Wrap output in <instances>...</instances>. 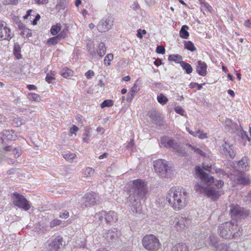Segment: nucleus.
I'll return each mask as SVG.
<instances>
[{
	"label": "nucleus",
	"mask_w": 251,
	"mask_h": 251,
	"mask_svg": "<svg viewBox=\"0 0 251 251\" xmlns=\"http://www.w3.org/2000/svg\"><path fill=\"white\" fill-rule=\"evenodd\" d=\"M131 187L126 204L133 213H140L142 210L140 200L146 199L148 193L147 184L143 180L137 179L132 181Z\"/></svg>",
	"instance_id": "obj_2"
},
{
	"label": "nucleus",
	"mask_w": 251,
	"mask_h": 251,
	"mask_svg": "<svg viewBox=\"0 0 251 251\" xmlns=\"http://www.w3.org/2000/svg\"><path fill=\"white\" fill-rule=\"evenodd\" d=\"M11 29L4 21L0 20V40L9 41L13 37Z\"/></svg>",
	"instance_id": "obj_10"
},
{
	"label": "nucleus",
	"mask_w": 251,
	"mask_h": 251,
	"mask_svg": "<svg viewBox=\"0 0 251 251\" xmlns=\"http://www.w3.org/2000/svg\"><path fill=\"white\" fill-rule=\"evenodd\" d=\"M2 140H15L16 139V136L15 134H12V132L10 130H4L3 132L2 137Z\"/></svg>",
	"instance_id": "obj_21"
},
{
	"label": "nucleus",
	"mask_w": 251,
	"mask_h": 251,
	"mask_svg": "<svg viewBox=\"0 0 251 251\" xmlns=\"http://www.w3.org/2000/svg\"><path fill=\"white\" fill-rule=\"evenodd\" d=\"M230 211L232 216H234L237 218L244 217L248 216L249 214L248 211H245L243 208L238 205L232 206Z\"/></svg>",
	"instance_id": "obj_14"
},
{
	"label": "nucleus",
	"mask_w": 251,
	"mask_h": 251,
	"mask_svg": "<svg viewBox=\"0 0 251 251\" xmlns=\"http://www.w3.org/2000/svg\"><path fill=\"white\" fill-rule=\"evenodd\" d=\"M35 3L39 5H45L47 4L49 0H34Z\"/></svg>",
	"instance_id": "obj_56"
},
{
	"label": "nucleus",
	"mask_w": 251,
	"mask_h": 251,
	"mask_svg": "<svg viewBox=\"0 0 251 251\" xmlns=\"http://www.w3.org/2000/svg\"><path fill=\"white\" fill-rule=\"evenodd\" d=\"M27 88L29 90H35L37 89V87L35 85L31 84L27 85Z\"/></svg>",
	"instance_id": "obj_63"
},
{
	"label": "nucleus",
	"mask_w": 251,
	"mask_h": 251,
	"mask_svg": "<svg viewBox=\"0 0 251 251\" xmlns=\"http://www.w3.org/2000/svg\"><path fill=\"white\" fill-rule=\"evenodd\" d=\"M19 2L18 0H4L3 3L4 5H17Z\"/></svg>",
	"instance_id": "obj_47"
},
{
	"label": "nucleus",
	"mask_w": 251,
	"mask_h": 251,
	"mask_svg": "<svg viewBox=\"0 0 251 251\" xmlns=\"http://www.w3.org/2000/svg\"><path fill=\"white\" fill-rule=\"evenodd\" d=\"M62 27L60 23H57L55 25L51 26L50 29V32L53 35H56L61 30Z\"/></svg>",
	"instance_id": "obj_33"
},
{
	"label": "nucleus",
	"mask_w": 251,
	"mask_h": 251,
	"mask_svg": "<svg viewBox=\"0 0 251 251\" xmlns=\"http://www.w3.org/2000/svg\"><path fill=\"white\" fill-rule=\"evenodd\" d=\"M142 243L144 248L150 251L158 250L161 245L159 239L153 234L145 236L142 240Z\"/></svg>",
	"instance_id": "obj_6"
},
{
	"label": "nucleus",
	"mask_w": 251,
	"mask_h": 251,
	"mask_svg": "<svg viewBox=\"0 0 251 251\" xmlns=\"http://www.w3.org/2000/svg\"><path fill=\"white\" fill-rule=\"evenodd\" d=\"M218 251H234L232 250L229 246H228L226 244H221L220 245H218Z\"/></svg>",
	"instance_id": "obj_38"
},
{
	"label": "nucleus",
	"mask_w": 251,
	"mask_h": 251,
	"mask_svg": "<svg viewBox=\"0 0 251 251\" xmlns=\"http://www.w3.org/2000/svg\"><path fill=\"white\" fill-rule=\"evenodd\" d=\"M107 215L106 212L102 211L97 213L95 215L96 220H99L100 222H105V217Z\"/></svg>",
	"instance_id": "obj_34"
},
{
	"label": "nucleus",
	"mask_w": 251,
	"mask_h": 251,
	"mask_svg": "<svg viewBox=\"0 0 251 251\" xmlns=\"http://www.w3.org/2000/svg\"><path fill=\"white\" fill-rule=\"evenodd\" d=\"M85 75L87 79H90L94 75V72L92 70H89L85 73Z\"/></svg>",
	"instance_id": "obj_57"
},
{
	"label": "nucleus",
	"mask_w": 251,
	"mask_h": 251,
	"mask_svg": "<svg viewBox=\"0 0 251 251\" xmlns=\"http://www.w3.org/2000/svg\"><path fill=\"white\" fill-rule=\"evenodd\" d=\"M61 34L54 36L53 37L50 38L48 39L47 41V44L50 45H54L58 43L61 39Z\"/></svg>",
	"instance_id": "obj_32"
},
{
	"label": "nucleus",
	"mask_w": 251,
	"mask_h": 251,
	"mask_svg": "<svg viewBox=\"0 0 251 251\" xmlns=\"http://www.w3.org/2000/svg\"><path fill=\"white\" fill-rule=\"evenodd\" d=\"M157 100L159 103L164 105L168 101V99L163 94H159L157 95Z\"/></svg>",
	"instance_id": "obj_39"
},
{
	"label": "nucleus",
	"mask_w": 251,
	"mask_h": 251,
	"mask_svg": "<svg viewBox=\"0 0 251 251\" xmlns=\"http://www.w3.org/2000/svg\"><path fill=\"white\" fill-rule=\"evenodd\" d=\"M135 93V91L132 89L127 94L126 96V100L127 101H131L133 99L134 95Z\"/></svg>",
	"instance_id": "obj_49"
},
{
	"label": "nucleus",
	"mask_w": 251,
	"mask_h": 251,
	"mask_svg": "<svg viewBox=\"0 0 251 251\" xmlns=\"http://www.w3.org/2000/svg\"><path fill=\"white\" fill-rule=\"evenodd\" d=\"M63 156L65 160L72 162L76 157V154L69 151H67L63 154Z\"/></svg>",
	"instance_id": "obj_31"
},
{
	"label": "nucleus",
	"mask_w": 251,
	"mask_h": 251,
	"mask_svg": "<svg viewBox=\"0 0 251 251\" xmlns=\"http://www.w3.org/2000/svg\"><path fill=\"white\" fill-rule=\"evenodd\" d=\"M13 122V124L15 125L16 126H20L23 124L22 120L19 118H15Z\"/></svg>",
	"instance_id": "obj_53"
},
{
	"label": "nucleus",
	"mask_w": 251,
	"mask_h": 251,
	"mask_svg": "<svg viewBox=\"0 0 251 251\" xmlns=\"http://www.w3.org/2000/svg\"><path fill=\"white\" fill-rule=\"evenodd\" d=\"M63 239L62 237L58 236L56 237L51 242L48 243L46 245L47 251H58L62 247Z\"/></svg>",
	"instance_id": "obj_11"
},
{
	"label": "nucleus",
	"mask_w": 251,
	"mask_h": 251,
	"mask_svg": "<svg viewBox=\"0 0 251 251\" xmlns=\"http://www.w3.org/2000/svg\"><path fill=\"white\" fill-rule=\"evenodd\" d=\"M59 217L61 219H67L69 216V213L66 210H62L60 212Z\"/></svg>",
	"instance_id": "obj_51"
},
{
	"label": "nucleus",
	"mask_w": 251,
	"mask_h": 251,
	"mask_svg": "<svg viewBox=\"0 0 251 251\" xmlns=\"http://www.w3.org/2000/svg\"><path fill=\"white\" fill-rule=\"evenodd\" d=\"M113 105V101L111 100H104L100 104V107L103 108L105 107H111Z\"/></svg>",
	"instance_id": "obj_45"
},
{
	"label": "nucleus",
	"mask_w": 251,
	"mask_h": 251,
	"mask_svg": "<svg viewBox=\"0 0 251 251\" xmlns=\"http://www.w3.org/2000/svg\"><path fill=\"white\" fill-rule=\"evenodd\" d=\"M168 60L179 63L180 61H182V56L178 54H172L169 56Z\"/></svg>",
	"instance_id": "obj_36"
},
{
	"label": "nucleus",
	"mask_w": 251,
	"mask_h": 251,
	"mask_svg": "<svg viewBox=\"0 0 251 251\" xmlns=\"http://www.w3.org/2000/svg\"><path fill=\"white\" fill-rule=\"evenodd\" d=\"M55 72L54 71H50L47 74L45 78L46 81L49 83H51L55 79Z\"/></svg>",
	"instance_id": "obj_35"
},
{
	"label": "nucleus",
	"mask_w": 251,
	"mask_h": 251,
	"mask_svg": "<svg viewBox=\"0 0 251 251\" xmlns=\"http://www.w3.org/2000/svg\"><path fill=\"white\" fill-rule=\"evenodd\" d=\"M149 115L150 117L155 123L159 126L163 125V118L161 116V114L155 110H151L149 113Z\"/></svg>",
	"instance_id": "obj_16"
},
{
	"label": "nucleus",
	"mask_w": 251,
	"mask_h": 251,
	"mask_svg": "<svg viewBox=\"0 0 251 251\" xmlns=\"http://www.w3.org/2000/svg\"><path fill=\"white\" fill-rule=\"evenodd\" d=\"M79 128L75 125H73L72 127L70 128L69 135L72 136L73 134H75V132L78 130Z\"/></svg>",
	"instance_id": "obj_50"
},
{
	"label": "nucleus",
	"mask_w": 251,
	"mask_h": 251,
	"mask_svg": "<svg viewBox=\"0 0 251 251\" xmlns=\"http://www.w3.org/2000/svg\"><path fill=\"white\" fill-rule=\"evenodd\" d=\"M160 144L161 147L172 148L174 151L179 155L184 156L187 154L182 146L178 145L174 140L167 136L162 137Z\"/></svg>",
	"instance_id": "obj_5"
},
{
	"label": "nucleus",
	"mask_w": 251,
	"mask_h": 251,
	"mask_svg": "<svg viewBox=\"0 0 251 251\" xmlns=\"http://www.w3.org/2000/svg\"><path fill=\"white\" fill-rule=\"evenodd\" d=\"M219 235L225 239L239 237L242 232L241 227H238L236 221L226 222L219 226Z\"/></svg>",
	"instance_id": "obj_4"
},
{
	"label": "nucleus",
	"mask_w": 251,
	"mask_h": 251,
	"mask_svg": "<svg viewBox=\"0 0 251 251\" xmlns=\"http://www.w3.org/2000/svg\"><path fill=\"white\" fill-rule=\"evenodd\" d=\"M189 27L186 25H183L179 31L180 36L183 39H187L189 37V34L187 31Z\"/></svg>",
	"instance_id": "obj_29"
},
{
	"label": "nucleus",
	"mask_w": 251,
	"mask_h": 251,
	"mask_svg": "<svg viewBox=\"0 0 251 251\" xmlns=\"http://www.w3.org/2000/svg\"><path fill=\"white\" fill-rule=\"evenodd\" d=\"M189 147L190 148V149L191 150L193 151H194V152H195L196 153L198 154L201 155V156H205V154L204 152L202 150H201L200 149H199L197 147L193 146L191 145H190L189 146Z\"/></svg>",
	"instance_id": "obj_42"
},
{
	"label": "nucleus",
	"mask_w": 251,
	"mask_h": 251,
	"mask_svg": "<svg viewBox=\"0 0 251 251\" xmlns=\"http://www.w3.org/2000/svg\"><path fill=\"white\" fill-rule=\"evenodd\" d=\"M222 150L225 153H228L229 156L233 158L235 156V153L234 151V147L232 144L229 143L225 141L224 144L222 146Z\"/></svg>",
	"instance_id": "obj_17"
},
{
	"label": "nucleus",
	"mask_w": 251,
	"mask_h": 251,
	"mask_svg": "<svg viewBox=\"0 0 251 251\" xmlns=\"http://www.w3.org/2000/svg\"><path fill=\"white\" fill-rule=\"evenodd\" d=\"M95 170L91 167H86L83 170L82 175L84 177H91L94 175Z\"/></svg>",
	"instance_id": "obj_27"
},
{
	"label": "nucleus",
	"mask_w": 251,
	"mask_h": 251,
	"mask_svg": "<svg viewBox=\"0 0 251 251\" xmlns=\"http://www.w3.org/2000/svg\"><path fill=\"white\" fill-rule=\"evenodd\" d=\"M166 200L174 210H180L187 204L188 193L182 187L172 188L167 194Z\"/></svg>",
	"instance_id": "obj_3"
},
{
	"label": "nucleus",
	"mask_w": 251,
	"mask_h": 251,
	"mask_svg": "<svg viewBox=\"0 0 251 251\" xmlns=\"http://www.w3.org/2000/svg\"><path fill=\"white\" fill-rule=\"evenodd\" d=\"M154 168L159 175L162 177H166L170 171V167L167 165V161L161 159L154 162Z\"/></svg>",
	"instance_id": "obj_9"
},
{
	"label": "nucleus",
	"mask_w": 251,
	"mask_h": 251,
	"mask_svg": "<svg viewBox=\"0 0 251 251\" xmlns=\"http://www.w3.org/2000/svg\"><path fill=\"white\" fill-rule=\"evenodd\" d=\"M171 251H189V250L185 244L179 243L175 245Z\"/></svg>",
	"instance_id": "obj_25"
},
{
	"label": "nucleus",
	"mask_w": 251,
	"mask_h": 251,
	"mask_svg": "<svg viewBox=\"0 0 251 251\" xmlns=\"http://www.w3.org/2000/svg\"><path fill=\"white\" fill-rule=\"evenodd\" d=\"M248 161V158L245 156L238 162V165L239 168L241 170V172L244 171L248 169L249 165Z\"/></svg>",
	"instance_id": "obj_22"
},
{
	"label": "nucleus",
	"mask_w": 251,
	"mask_h": 251,
	"mask_svg": "<svg viewBox=\"0 0 251 251\" xmlns=\"http://www.w3.org/2000/svg\"><path fill=\"white\" fill-rule=\"evenodd\" d=\"M200 139H206L208 138L207 133H203L202 131H201L200 130V133H199L198 134H197V136Z\"/></svg>",
	"instance_id": "obj_55"
},
{
	"label": "nucleus",
	"mask_w": 251,
	"mask_h": 251,
	"mask_svg": "<svg viewBox=\"0 0 251 251\" xmlns=\"http://www.w3.org/2000/svg\"><path fill=\"white\" fill-rule=\"evenodd\" d=\"M175 110L176 112V113L179 114L182 116L184 115L185 113L184 110L182 108V107L180 106L176 107L175 108Z\"/></svg>",
	"instance_id": "obj_52"
},
{
	"label": "nucleus",
	"mask_w": 251,
	"mask_h": 251,
	"mask_svg": "<svg viewBox=\"0 0 251 251\" xmlns=\"http://www.w3.org/2000/svg\"><path fill=\"white\" fill-rule=\"evenodd\" d=\"M113 59V54L112 53H108L107 54L104 59V63L105 65H109L110 64V62Z\"/></svg>",
	"instance_id": "obj_44"
},
{
	"label": "nucleus",
	"mask_w": 251,
	"mask_h": 251,
	"mask_svg": "<svg viewBox=\"0 0 251 251\" xmlns=\"http://www.w3.org/2000/svg\"><path fill=\"white\" fill-rule=\"evenodd\" d=\"M170 222L178 231L185 229L190 224L191 221L188 218L172 217Z\"/></svg>",
	"instance_id": "obj_8"
},
{
	"label": "nucleus",
	"mask_w": 251,
	"mask_h": 251,
	"mask_svg": "<svg viewBox=\"0 0 251 251\" xmlns=\"http://www.w3.org/2000/svg\"><path fill=\"white\" fill-rule=\"evenodd\" d=\"M107 215L105 217V222L113 223L115 222L117 220L116 213L114 211H109L106 212Z\"/></svg>",
	"instance_id": "obj_24"
},
{
	"label": "nucleus",
	"mask_w": 251,
	"mask_h": 251,
	"mask_svg": "<svg viewBox=\"0 0 251 251\" xmlns=\"http://www.w3.org/2000/svg\"><path fill=\"white\" fill-rule=\"evenodd\" d=\"M196 176L206 185V186H205L199 182H196L194 188L196 192L204 194L213 200L217 199L221 195V193L218 189L224 185L223 181L221 180L216 181L214 184L216 188L210 186L212 183H215L213 177L205 173L200 167H197L196 168Z\"/></svg>",
	"instance_id": "obj_1"
},
{
	"label": "nucleus",
	"mask_w": 251,
	"mask_h": 251,
	"mask_svg": "<svg viewBox=\"0 0 251 251\" xmlns=\"http://www.w3.org/2000/svg\"><path fill=\"white\" fill-rule=\"evenodd\" d=\"M189 147L190 148V149L191 150L193 151H194V152H195L196 153L198 154L201 155V156H205V154L204 152L202 150H201L200 149H199L197 147L193 146L191 145H190L189 146Z\"/></svg>",
	"instance_id": "obj_43"
},
{
	"label": "nucleus",
	"mask_w": 251,
	"mask_h": 251,
	"mask_svg": "<svg viewBox=\"0 0 251 251\" xmlns=\"http://www.w3.org/2000/svg\"><path fill=\"white\" fill-rule=\"evenodd\" d=\"M12 196V201L15 205L25 211L30 209V204L24 196L17 193H13Z\"/></svg>",
	"instance_id": "obj_7"
},
{
	"label": "nucleus",
	"mask_w": 251,
	"mask_h": 251,
	"mask_svg": "<svg viewBox=\"0 0 251 251\" xmlns=\"http://www.w3.org/2000/svg\"><path fill=\"white\" fill-rule=\"evenodd\" d=\"M250 136H248L246 132L244 131H241V138L244 140H246V139H248L249 141L251 140V127H250Z\"/></svg>",
	"instance_id": "obj_46"
},
{
	"label": "nucleus",
	"mask_w": 251,
	"mask_h": 251,
	"mask_svg": "<svg viewBox=\"0 0 251 251\" xmlns=\"http://www.w3.org/2000/svg\"><path fill=\"white\" fill-rule=\"evenodd\" d=\"M60 75L64 78H68L73 75V71L68 68H63L60 72Z\"/></svg>",
	"instance_id": "obj_26"
},
{
	"label": "nucleus",
	"mask_w": 251,
	"mask_h": 251,
	"mask_svg": "<svg viewBox=\"0 0 251 251\" xmlns=\"http://www.w3.org/2000/svg\"><path fill=\"white\" fill-rule=\"evenodd\" d=\"M113 21L111 17L104 18L97 25L99 31L103 32L109 29L113 25Z\"/></svg>",
	"instance_id": "obj_13"
},
{
	"label": "nucleus",
	"mask_w": 251,
	"mask_h": 251,
	"mask_svg": "<svg viewBox=\"0 0 251 251\" xmlns=\"http://www.w3.org/2000/svg\"><path fill=\"white\" fill-rule=\"evenodd\" d=\"M187 130L189 132L190 134L194 136L197 137V134H198L199 133H200V130L199 129L196 131H193L192 130H190L189 128H187Z\"/></svg>",
	"instance_id": "obj_59"
},
{
	"label": "nucleus",
	"mask_w": 251,
	"mask_h": 251,
	"mask_svg": "<svg viewBox=\"0 0 251 251\" xmlns=\"http://www.w3.org/2000/svg\"><path fill=\"white\" fill-rule=\"evenodd\" d=\"M40 18V16L39 14H37L36 16L35 19L32 22V24L33 25H36L37 24V22L39 20Z\"/></svg>",
	"instance_id": "obj_62"
},
{
	"label": "nucleus",
	"mask_w": 251,
	"mask_h": 251,
	"mask_svg": "<svg viewBox=\"0 0 251 251\" xmlns=\"http://www.w3.org/2000/svg\"><path fill=\"white\" fill-rule=\"evenodd\" d=\"M84 203L82 205L83 207H87L91 205H94L98 203V196L96 193L90 192L85 195L83 198Z\"/></svg>",
	"instance_id": "obj_12"
},
{
	"label": "nucleus",
	"mask_w": 251,
	"mask_h": 251,
	"mask_svg": "<svg viewBox=\"0 0 251 251\" xmlns=\"http://www.w3.org/2000/svg\"><path fill=\"white\" fill-rule=\"evenodd\" d=\"M119 235V233L116 228H113L108 230L104 234V237L107 241H112L117 238Z\"/></svg>",
	"instance_id": "obj_18"
},
{
	"label": "nucleus",
	"mask_w": 251,
	"mask_h": 251,
	"mask_svg": "<svg viewBox=\"0 0 251 251\" xmlns=\"http://www.w3.org/2000/svg\"><path fill=\"white\" fill-rule=\"evenodd\" d=\"M156 51L158 53L163 54L165 53V49L163 46H159L157 47Z\"/></svg>",
	"instance_id": "obj_54"
},
{
	"label": "nucleus",
	"mask_w": 251,
	"mask_h": 251,
	"mask_svg": "<svg viewBox=\"0 0 251 251\" xmlns=\"http://www.w3.org/2000/svg\"><path fill=\"white\" fill-rule=\"evenodd\" d=\"M108 153H104L103 154L100 155L99 157V158L100 159H103L104 158H106L108 156Z\"/></svg>",
	"instance_id": "obj_64"
},
{
	"label": "nucleus",
	"mask_w": 251,
	"mask_h": 251,
	"mask_svg": "<svg viewBox=\"0 0 251 251\" xmlns=\"http://www.w3.org/2000/svg\"><path fill=\"white\" fill-rule=\"evenodd\" d=\"M244 25L247 28L251 27V19L245 21Z\"/></svg>",
	"instance_id": "obj_61"
},
{
	"label": "nucleus",
	"mask_w": 251,
	"mask_h": 251,
	"mask_svg": "<svg viewBox=\"0 0 251 251\" xmlns=\"http://www.w3.org/2000/svg\"><path fill=\"white\" fill-rule=\"evenodd\" d=\"M184 45L185 48L188 50H189L191 51H193L196 50V48L195 47L194 44L191 41H185Z\"/></svg>",
	"instance_id": "obj_40"
},
{
	"label": "nucleus",
	"mask_w": 251,
	"mask_h": 251,
	"mask_svg": "<svg viewBox=\"0 0 251 251\" xmlns=\"http://www.w3.org/2000/svg\"><path fill=\"white\" fill-rule=\"evenodd\" d=\"M189 147L190 148V149L191 150L193 151H194V152H195L196 153L198 154L201 155V156H205V154L204 152L202 150H201L200 149H199L197 147L193 146L191 145H190L189 146Z\"/></svg>",
	"instance_id": "obj_41"
},
{
	"label": "nucleus",
	"mask_w": 251,
	"mask_h": 251,
	"mask_svg": "<svg viewBox=\"0 0 251 251\" xmlns=\"http://www.w3.org/2000/svg\"><path fill=\"white\" fill-rule=\"evenodd\" d=\"M62 221L58 219H54L50 223V227H54L57 226L61 225Z\"/></svg>",
	"instance_id": "obj_48"
},
{
	"label": "nucleus",
	"mask_w": 251,
	"mask_h": 251,
	"mask_svg": "<svg viewBox=\"0 0 251 251\" xmlns=\"http://www.w3.org/2000/svg\"><path fill=\"white\" fill-rule=\"evenodd\" d=\"M179 64L182 69L185 70V72L187 74H190L192 72V67L189 63L183 61H180Z\"/></svg>",
	"instance_id": "obj_30"
},
{
	"label": "nucleus",
	"mask_w": 251,
	"mask_h": 251,
	"mask_svg": "<svg viewBox=\"0 0 251 251\" xmlns=\"http://www.w3.org/2000/svg\"><path fill=\"white\" fill-rule=\"evenodd\" d=\"M91 130L89 127H86L84 129V132L82 134V141L83 142L88 143L91 141L90 138Z\"/></svg>",
	"instance_id": "obj_23"
},
{
	"label": "nucleus",
	"mask_w": 251,
	"mask_h": 251,
	"mask_svg": "<svg viewBox=\"0 0 251 251\" xmlns=\"http://www.w3.org/2000/svg\"><path fill=\"white\" fill-rule=\"evenodd\" d=\"M28 98L29 100L35 101H39L41 100V97L38 94L33 93L28 94Z\"/></svg>",
	"instance_id": "obj_37"
},
{
	"label": "nucleus",
	"mask_w": 251,
	"mask_h": 251,
	"mask_svg": "<svg viewBox=\"0 0 251 251\" xmlns=\"http://www.w3.org/2000/svg\"><path fill=\"white\" fill-rule=\"evenodd\" d=\"M207 65L205 62L199 60L198 61V65L197 66V72L199 75L204 76L207 74Z\"/></svg>",
	"instance_id": "obj_19"
},
{
	"label": "nucleus",
	"mask_w": 251,
	"mask_h": 251,
	"mask_svg": "<svg viewBox=\"0 0 251 251\" xmlns=\"http://www.w3.org/2000/svg\"><path fill=\"white\" fill-rule=\"evenodd\" d=\"M146 33H147L145 29H143V30L139 29L137 32V36L138 37H139L140 38H142V37H143L142 34H146Z\"/></svg>",
	"instance_id": "obj_58"
},
{
	"label": "nucleus",
	"mask_w": 251,
	"mask_h": 251,
	"mask_svg": "<svg viewBox=\"0 0 251 251\" xmlns=\"http://www.w3.org/2000/svg\"><path fill=\"white\" fill-rule=\"evenodd\" d=\"M4 150L6 151H11L15 158L19 157L22 154L20 147L13 148L12 146H8L5 148Z\"/></svg>",
	"instance_id": "obj_20"
},
{
	"label": "nucleus",
	"mask_w": 251,
	"mask_h": 251,
	"mask_svg": "<svg viewBox=\"0 0 251 251\" xmlns=\"http://www.w3.org/2000/svg\"><path fill=\"white\" fill-rule=\"evenodd\" d=\"M88 52L90 55H91V58L92 59L94 58L96 55V52L95 50L92 49H89L88 50Z\"/></svg>",
	"instance_id": "obj_60"
},
{
	"label": "nucleus",
	"mask_w": 251,
	"mask_h": 251,
	"mask_svg": "<svg viewBox=\"0 0 251 251\" xmlns=\"http://www.w3.org/2000/svg\"><path fill=\"white\" fill-rule=\"evenodd\" d=\"M106 48L104 43H100L98 47L97 54L100 57H102L105 53Z\"/></svg>",
	"instance_id": "obj_28"
},
{
	"label": "nucleus",
	"mask_w": 251,
	"mask_h": 251,
	"mask_svg": "<svg viewBox=\"0 0 251 251\" xmlns=\"http://www.w3.org/2000/svg\"><path fill=\"white\" fill-rule=\"evenodd\" d=\"M234 181L237 184L243 185H248L250 183L249 177L241 172L238 173Z\"/></svg>",
	"instance_id": "obj_15"
}]
</instances>
